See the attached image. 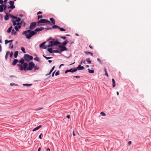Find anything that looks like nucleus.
<instances>
[{
    "mask_svg": "<svg viewBox=\"0 0 151 151\" xmlns=\"http://www.w3.org/2000/svg\"><path fill=\"white\" fill-rule=\"evenodd\" d=\"M88 72L90 73H94V70H91L89 69H88Z\"/></svg>",
    "mask_w": 151,
    "mask_h": 151,
    "instance_id": "obj_33",
    "label": "nucleus"
},
{
    "mask_svg": "<svg viewBox=\"0 0 151 151\" xmlns=\"http://www.w3.org/2000/svg\"><path fill=\"white\" fill-rule=\"evenodd\" d=\"M17 33V32L16 31H15L14 30V29H13L12 30V35H16Z\"/></svg>",
    "mask_w": 151,
    "mask_h": 151,
    "instance_id": "obj_22",
    "label": "nucleus"
},
{
    "mask_svg": "<svg viewBox=\"0 0 151 151\" xmlns=\"http://www.w3.org/2000/svg\"><path fill=\"white\" fill-rule=\"evenodd\" d=\"M46 42H44L40 45V47H42L43 49H46L47 47V46L44 45Z\"/></svg>",
    "mask_w": 151,
    "mask_h": 151,
    "instance_id": "obj_11",
    "label": "nucleus"
},
{
    "mask_svg": "<svg viewBox=\"0 0 151 151\" xmlns=\"http://www.w3.org/2000/svg\"><path fill=\"white\" fill-rule=\"evenodd\" d=\"M19 62L20 63H21V64H23V63H24V60L22 58V59H21L19 60Z\"/></svg>",
    "mask_w": 151,
    "mask_h": 151,
    "instance_id": "obj_32",
    "label": "nucleus"
},
{
    "mask_svg": "<svg viewBox=\"0 0 151 151\" xmlns=\"http://www.w3.org/2000/svg\"><path fill=\"white\" fill-rule=\"evenodd\" d=\"M10 53V52L9 51H7V52L6 53V55H5V59L6 60L7 57H8L9 55V54Z\"/></svg>",
    "mask_w": 151,
    "mask_h": 151,
    "instance_id": "obj_24",
    "label": "nucleus"
},
{
    "mask_svg": "<svg viewBox=\"0 0 151 151\" xmlns=\"http://www.w3.org/2000/svg\"><path fill=\"white\" fill-rule=\"evenodd\" d=\"M18 62V60L17 59H14L13 61L12 64L13 65H15Z\"/></svg>",
    "mask_w": 151,
    "mask_h": 151,
    "instance_id": "obj_18",
    "label": "nucleus"
},
{
    "mask_svg": "<svg viewBox=\"0 0 151 151\" xmlns=\"http://www.w3.org/2000/svg\"><path fill=\"white\" fill-rule=\"evenodd\" d=\"M97 60H98L100 62V63H101V60H100V59L99 58H98L97 59Z\"/></svg>",
    "mask_w": 151,
    "mask_h": 151,
    "instance_id": "obj_60",
    "label": "nucleus"
},
{
    "mask_svg": "<svg viewBox=\"0 0 151 151\" xmlns=\"http://www.w3.org/2000/svg\"><path fill=\"white\" fill-rule=\"evenodd\" d=\"M47 50L50 53H52L53 52V51H52V48L48 49Z\"/></svg>",
    "mask_w": 151,
    "mask_h": 151,
    "instance_id": "obj_30",
    "label": "nucleus"
},
{
    "mask_svg": "<svg viewBox=\"0 0 151 151\" xmlns=\"http://www.w3.org/2000/svg\"><path fill=\"white\" fill-rule=\"evenodd\" d=\"M86 61L88 63H91V61L90 60L89 58H88L86 59Z\"/></svg>",
    "mask_w": 151,
    "mask_h": 151,
    "instance_id": "obj_40",
    "label": "nucleus"
},
{
    "mask_svg": "<svg viewBox=\"0 0 151 151\" xmlns=\"http://www.w3.org/2000/svg\"><path fill=\"white\" fill-rule=\"evenodd\" d=\"M68 41H65L64 42H63L62 43V45L63 46H64L66 45V44H67V43L68 42Z\"/></svg>",
    "mask_w": 151,
    "mask_h": 151,
    "instance_id": "obj_29",
    "label": "nucleus"
},
{
    "mask_svg": "<svg viewBox=\"0 0 151 151\" xmlns=\"http://www.w3.org/2000/svg\"><path fill=\"white\" fill-rule=\"evenodd\" d=\"M61 43L60 42H59L57 41H55L54 42H53V45L54 46L57 45H58L60 44Z\"/></svg>",
    "mask_w": 151,
    "mask_h": 151,
    "instance_id": "obj_17",
    "label": "nucleus"
},
{
    "mask_svg": "<svg viewBox=\"0 0 151 151\" xmlns=\"http://www.w3.org/2000/svg\"><path fill=\"white\" fill-rule=\"evenodd\" d=\"M14 2L13 1H11L9 2V4L10 6H8L7 8L8 9H13L15 8V6L14 5Z\"/></svg>",
    "mask_w": 151,
    "mask_h": 151,
    "instance_id": "obj_4",
    "label": "nucleus"
},
{
    "mask_svg": "<svg viewBox=\"0 0 151 151\" xmlns=\"http://www.w3.org/2000/svg\"><path fill=\"white\" fill-rule=\"evenodd\" d=\"M60 37L61 38L63 39L64 40L66 38V37H62H62Z\"/></svg>",
    "mask_w": 151,
    "mask_h": 151,
    "instance_id": "obj_56",
    "label": "nucleus"
},
{
    "mask_svg": "<svg viewBox=\"0 0 151 151\" xmlns=\"http://www.w3.org/2000/svg\"><path fill=\"white\" fill-rule=\"evenodd\" d=\"M12 41H13L12 40H9V41L8 40H5V44H7L8 43L11 42Z\"/></svg>",
    "mask_w": 151,
    "mask_h": 151,
    "instance_id": "obj_34",
    "label": "nucleus"
},
{
    "mask_svg": "<svg viewBox=\"0 0 151 151\" xmlns=\"http://www.w3.org/2000/svg\"><path fill=\"white\" fill-rule=\"evenodd\" d=\"M7 7H4V12L6 13H7V10H8Z\"/></svg>",
    "mask_w": 151,
    "mask_h": 151,
    "instance_id": "obj_36",
    "label": "nucleus"
},
{
    "mask_svg": "<svg viewBox=\"0 0 151 151\" xmlns=\"http://www.w3.org/2000/svg\"><path fill=\"white\" fill-rule=\"evenodd\" d=\"M74 77L76 78H80V76H74Z\"/></svg>",
    "mask_w": 151,
    "mask_h": 151,
    "instance_id": "obj_54",
    "label": "nucleus"
},
{
    "mask_svg": "<svg viewBox=\"0 0 151 151\" xmlns=\"http://www.w3.org/2000/svg\"><path fill=\"white\" fill-rule=\"evenodd\" d=\"M44 29H45L46 30H47L49 29V28H44V27H40V28L36 29L34 31H35V32H37L40 31H42V30H43Z\"/></svg>",
    "mask_w": 151,
    "mask_h": 151,
    "instance_id": "obj_8",
    "label": "nucleus"
},
{
    "mask_svg": "<svg viewBox=\"0 0 151 151\" xmlns=\"http://www.w3.org/2000/svg\"><path fill=\"white\" fill-rule=\"evenodd\" d=\"M59 29H60V30L61 31H65V30L62 28H61V27H59V28H58Z\"/></svg>",
    "mask_w": 151,
    "mask_h": 151,
    "instance_id": "obj_42",
    "label": "nucleus"
},
{
    "mask_svg": "<svg viewBox=\"0 0 151 151\" xmlns=\"http://www.w3.org/2000/svg\"><path fill=\"white\" fill-rule=\"evenodd\" d=\"M6 15L4 17V19L6 21L8 20L9 17V14H8V13H5Z\"/></svg>",
    "mask_w": 151,
    "mask_h": 151,
    "instance_id": "obj_12",
    "label": "nucleus"
},
{
    "mask_svg": "<svg viewBox=\"0 0 151 151\" xmlns=\"http://www.w3.org/2000/svg\"><path fill=\"white\" fill-rule=\"evenodd\" d=\"M42 133H41L40 135L39 136V138H40V139H42V137H41V135H42Z\"/></svg>",
    "mask_w": 151,
    "mask_h": 151,
    "instance_id": "obj_57",
    "label": "nucleus"
},
{
    "mask_svg": "<svg viewBox=\"0 0 151 151\" xmlns=\"http://www.w3.org/2000/svg\"><path fill=\"white\" fill-rule=\"evenodd\" d=\"M85 53L87 55L90 54L92 56L93 55V54L92 53L89 52H85Z\"/></svg>",
    "mask_w": 151,
    "mask_h": 151,
    "instance_id": "obj_31",
    "label": "nucleus"
},
{
    "mask_svg": "<svg viewBox=\"0 0 151 151\" xmlns=\"http://www.w3.org/2000/svg\"><path fill=\"white\" fill-rule=\"evenodd\" d=\"M34 69L35 70H38L39 69V67L37 66V65H34Z\"/></svg>",
    "mask_w": 151,
    "mask_h": 151,
    "instance_id": "obj_39",
    "label": "nucleus"
},
{
    "mask_svg": "<svg viewBox=\"0 0 151 151\" xmlns=\"http://www.w3.org/2000/svg\"><path fill=\"white\" fill-rule=\"evenodd\" d=\"M36 34V32L34 31H31L28 33L25 34V36L26 37V38L28 39H29L30 38Z\"/></svg>",
    "mask_w": 151,
    "mask_h": 151,
    "instance_id": "obj_2",
    "label": "nucleus"
},
{
    "mask_svg": "<svg viewBox=\"0 0 151 151\" xmlns=\"http://www.w3.org/2000/svg\"><path fill=\"white\" fill-rule=\"evenodd\" d=\"M112 83H113L112 86H113V87H114L115 86L116 84H115V80L114 78L112 79Z\"/></svg>",
    "mask_w": 151,
    "mask_h": 151,
    "instance_id": "obj_27",
    "label": "nucleus"
},
{
    "mask_svg": "<svg viewBox=\"0 0 151 151\" xmlns=\"http://www.w3.org/2000/svg\"><path fill=\"white\" fill-rule=\"evenodd\" d=\"M77 69V70H83L84 69V67L83 66H81V65H79L76 68Z\"/></svg>",
    "mask_w": 151,
    "mask_h": 151,
    "instance_id": "obj_13",
    "label": "nucleus"
},
{
    "mask_svg": "<svg viewBox=\"0 0 151 151\" xmlns=\"http://www.w3.org/2000/svg\"><path fill=\"white\" fill-rule=\"evenodd\" d=\"M50 20L52 22V24H51V23L50 21L47 20L45 19H42L39 20L37 22V26H40L41 25V24H39L40 23H47L48 24L50 25H52L55 24V21L54 19L52 18H51L50 19Z\"/></svg>",
    "mask_w": 151,
    "mask_h": 151,
    "instance_id": "obj_1",
    "label": "nucleus"
},
{
    "mask_svg": "<svg viewBox=\"0 0 151 151\" xmlns=\"http://www.w3.org/2000/svg\"><path fill=\"white\" fill-rule=\"evenodd\" d=\"M34 60L40 62V59L38 58L37 57H36L35 58H34Z\"/></svg>",
    "mask_w": 151,
    "mask_h": 151,
    "instance_id": "obj_38",
    "label": "nucleus"
},
{
    "mask_svg": "<svg viewBox=\"0 0 151 151\" xmlns=\"http://www.w3.org/2000/svg\"><path fill=\"white\" fill-rule=\"evenodd\" d=\"M42 15H38V19H40V18H42Z\"/></svg>",
    "mask_w": 151,
    "mask_h": 151,
    "instance_id": "obj_51",
    "label": "nucleus"
},
{
    "mask_svg": "<svg viewBox=\"0 0 151 151\" xmlns=\"http://www.w3.org/2000/svg\"><path fill=\"white\" fill-rule=\"evenodd\" d=\"M31 30L30 29H28L26 31H24L23 32L22 34V35H25V34H26L27 33H29L30 32H31Z\"/></svg>",
    "mask_w": 151,
    "mask_h": 151,
    "instance_id": "obj_14",
    "label": "nucleus"
},
{
    "mask_svg": "<svg viewBox=\"0 0 151 151\" xmlns=\"http://www.w3.org/2000/svg\"><path fill=\"white\" fill-rule=\"evenodd\" d=\"M10 85L11 86H18V84H16L14 83H10Z\"/></svg>",
    "mask_w": 151,
    "mask_h": 151,
    "instance_id": "obj_35",
    "label": "nucleus"
},
{
    "mask_svg": "<svg viewBox=\"0 0 151 151\" xmlns=\"http://www.w3.org/2000/svg\"><path fill=\"white\" fill-rule=\"evenodd\" d=\"M12 26L9 27L8 29L7 30V32L8 33H9L12 30Z\"/></svg>",
    "mask_w": 151,
    "mask_h": 151,
    "instance_id": "obj_28",
    "label": "nucleus"
},
{
    "mask_svg": "<svg viewBox=\"0 0 151 151\" xmlns=\"http://www.w3.org/2000/svg\"><path fill=\"white\" fill-rule=\"evenodd\" d=\"M14 29L16 31H18L19 30L18 26H15L14 27Z\"/></svg>",
    "mask_w": 151,
    "mask_h": 151,
    "instance_id": "obj_48",
    "label": "nucleus"
},
{
    "mask_svg": "<svg viewBox=\"0 0 151 151\" xmlns=\"http://www.w3.org/2000/svg\"><path fill=\"white\" fill-rule=\"evenodd\" d=\"M37 25V23L35 22H33L30 23V25L29 28L33 29L35 28L36 25Z\"/></svg>",
    "mask_w": 151,
    "mask_h": 151,
    "instance_id": "obj_7",
    "label": "nucleus"
},
{
    "mask_svg": "<svg viewBox=\"0 0 151 151\" xmlns=\"http://www.w3.org/2000/svg\"><path fill=\"white\" fill-rule=\"evenodd\" d=\"M100 114L101 115L103 116H105L106 115L103 112H101Z\"/></svg>",
    "mask_w": 151,
    "mask_h": 151,
    "instance_id": "obj_45",
    "label": "nucleus"
},
{
    "mask_svg": "<svg viewBox=\"0 0 151 151\" xmlns=\"http://www.w3.org/2000/svg\"><path fill=\"white\" fill-rule=\"evenodd\" d=\"M53 42L52 41H50L49 42V44L47 47H52L53 45Z\"/></svg>",
    "mask_w": 151,
    "mask_h": 151,
    "instance_id": "obj_15",
    "label": "nucleus"
},
{
    "mask_svg": "<svg viewBox=\"0 0 151 151\" xmlns=\"http://www.w3.org/2000/svg\"><path fill=\"white\" fill-rule=\"evenodd\" d=\"M21 20V19L19 18H18L17 19H17L16 20V22H18V23H19V22Z\"/></svg>",
    "mask_w": 151,
    "mask_h": 151,
    "instance_id": "obj_44",
    "label": "nucleus"
},
{
    "mask_svg": "<svg viewBox=\"0 0 151 151\" xmlns=\"http://www.w3.org/2000/svg\"><path fill=\"white\" fill-rule=\"evenodd\" d=\"M59 74V72L58 71L55 73V75L56 76H58Z\"/></svg>",
    "mask_w": 151,
    "mask_h": 151,
    "instance_id": "obj_49",
    "label": "nucleus"
},
{
    "mask_svg": "<svg viewBox=\"0 0 151 151\" xmlns=\"http://www.w3.org/2000/svg\"><path fill=\"white\" fill-rule=\"evenodd\" d=\"M13 45L11 43L10 44L9 47L11 48L12 49L13 48Z\"/></svg>",
    "mask_w": 151,
    "mask_h": 151,
    "instance_id": "obj_47",
    "label": "nucleus"
},
{
    "mask_svg": "<svg viewBox=\"0 0 151 151\" xmlns=\"http://www.w3.org/2000/svg\"><path fill=\"white\" fill-rule=\"evenodd\" d=\"M77 71V69H73V68H71L70 70H68L65 71V73H66L68 72H71L72 73L74 72Z\"/></svg>",
    "mask_w": 151,
    "mask_h": 151,
    "instance_id": "obj_9",
    "label": "nucleus"
},
{
    "mask_svg": "<svg viewBox=\"0 0 151 151\" xmlns=\"http://www.w3.org/2000/svg\"><path fill=\"white\" fill-rule=\"evenodd\" d=\"M4 2L2 0H0V4H3Z\"/></svg>",
    "mask_w": 151,
    "mask_h": 151,
    "instance_id": "obj_52",
    "label": "nucleus"
},
{
    "mask_svg": "<svg viewBox=\"0 0 151 151\" xmlns=\"http://www.w3.org/2000/svg\"><path fill=\"white\" fill-rule=\"evenodd\" d=\"M9 54H10V57H12V55H13V53L12 52V53H10Z\"/></svg>",
    "mask_w": 151,
    "mask_h": 151,
    "instance_id": "obj_59",
    "label": "nucleus"
},
{
    "mask_svg": "<svg viewBox=\"0 0 151 151\" xmlns=\"http://www.w3.org/2000/svg\"><path fill=\"white\" fill-rule=\"evenodd\" d=\"M9 17L12 19H16L17 18V17L14 16L13 15H11V14H9Z\"/></svg>",
    "mask_w": 151,
    "mask_h": 151,
    "instance_id": "obj_20",
    "label": "nucleus"
},
{
    "mask_svg": "<svg viewBox=\"0 0 151 151\" xmlns=\"http://www.w3.org/2000/svg\"><path fill=\"white\" fill-rule=\"evenodd\" d=\"M10 78H13L15 77V76H10Z\"/></svg>",
    "mask_w": 151,
    "mask_h": 151,
    "instance_id": "obj_64",
    "label": "nucleus"
},
{
    "mask_svg": "<svg viewBox=\"0 0 151 151\" xmlns=\"http://www.w3.org/2000/svg\"><path fill=\"white\" fill-rule=\"evenodd\" d=\"M32 85V84H23V85L24 86H27V87H29L30 86H31Z\"/></svg>",
    "mask_w": 151,
    "mask_h": 151,
    "instance_id": "obj_37",
    "label": "nucleus"
},
{
    "mask_svg": "<svg viewBox=\"0 0 151 151\" xmlns=\"http://www.w3.org/2000/svg\"><path fill=\"white\" fill-rule=\"evenodd\" d=\"M46 151H50V149L49 148H48L46 150Z\"/></svg>",
    "mask_w": 151,
    "mask_h": 151,
    "instance_id": "obj_62",
    "label": "nucleus"
},
{
    "mask_svg": "<svg viewBox=\"0 0 151 151\" xmlns=\"http://www.w3.org/2000/svg\"><path fill=\"white\" fill-rule=\"evenodd\" d=\"M52 58V57H45V58L47 60H48L49 59L51 58Z\"/></svg>",
    "mask_w": 151,
    "mask_h": 151,
    "instance_id": "obj_50",
    "label": "nucleus"
},
{
    "mask_svg": "<svg viewBox=\"0 0 151 151\" xmlns=\"http://www.w3.org/2000/svg\"><path fill=\"white\" fill-rule=\"evenodd\" d=\"M55 68V66H54L52 68V69H51V70H50L51 71V72H52V71L53 70H54V68Z\"/></svg>",
    "mask_w": 151,
    "mask_h": 151,
    "instance_id": "obj_55",
    "label": "nucleus"
},
{
    "mask_svg": "<svg viewBox=\"0 0 151 151\" xmlns=\"http://www.w3.org/2000/svg\"><path fill=\"white\" fill-rule=\"evenodd\" d=\"M53 52L54 53H59L60 52L58 50H53Z\"/></svg>",
    "mask_w": 151,
    "mask_h": 151,
    "instance_id": "obj_46",
    "label": "nucleus"
},
{
    "mask_svg": "<svg viewBox=\"0 0 151 151\" xmlns=\"http://www.w3.org/2000/svg\"><path fill=\"white\" fill-rule=\"evenodd\" d=\"M59 27L58 26L54 25L52 26V28L54 29H55V28H58Z\"/></svg>",
    "mask_w": 151,
    "mask_h": 151,
    "instance_id": "obj_43",
    "label": "nucleus"
},
{
    "mask_svg": "<svg viewBox=\"0 0 151 151\" xmlns=\"http://www.w3.org/2000/svg\"><path fill=\"white\" fill-rule=\"evenodd\" d=\"M6 4L4 3V4H0V12H2L4 11V8L6 7L7 8Z\"/></svg>",
    "mask_w": 151,
    "mask_h": 151,
    "instance_id": "obj_6",
    "label": "nucleus"
},
{
    "mask_svg": "<svg viewBox=\"0 0 151 151\" xmlns=\"http://www.w3.org/2000/svg\"><path fill=\"white\" fill-rule=\"evenodd\" d=\"M33 57L31 55H29L28 54H25L24 56V60L28 62L30 60L33 59Z\"/></svg>",
    "mask_w": 151,
    "mask_h": 151,
    "instance_id": "obj_3",
    "label": "nucleus"
},
{
    "mask_svg": "<svg viewBox=\"0 0 151 151\" xmlns=\"http://www.w3.org/2000/svg\"><path fill=\"white\" fill-rule=\"evenodd\" d=\"M66 117L68 118V119H69L70 117V115H67L66 116Z\"/></svg>",
    "mask_w": 151,
    "mask_h": 151,
    "instance_id": "obj_61",
    "label": "nucleus"
},
{
    "mask_svg": "<svg viewBox=\"0 0 151 151\" xmlns=\"http://www.w3.org/2000/svg\"><path fill=\"white\" fill-rule=\"evenodd\" d=\"M12 9H10V10H9L8 11L7 10V12L8 13H8H10L12 11Z\"/></svg>",
    "mask_w": 151,
    "mask_h": 151,
    "instance_id": "obj_53",
    "label": "nucleus"
},
{
    "mask_svg": "<svg viewBox=\"0 0 151 151\" xmlns=\"http://www.w3.org/2000/svg\"><path fill=\"white\" fill-rule=\"evenodd\" d=\"M21 50L24 53H26V52L25 51V49L24 47H21Z\"/></svg>",
    "mask_w": 151,
    "mask_h": 151,
    "instance_id": "obj_41",
    "label": "nucleus"
},
{
    "mask_svg": "<svg viewBox=\"0 0 151 151\" xmlns=\"http://www.w3.org/2000/svg\"><path fill=\"white\" fill-rule=\"evenodd\" d=\"M7 0H4V3L6 4Z\"/></svg>",
    "mask_w": 151,
    "mask_h": 151,
    "instance_id": "obj_63",
    "label": "nucleus"
},
{
    "mask_svg": "<svg viewBox=\"0 0 151 151\" xmlns=\"http://www.w3.org/2000/svg\"><path fill=\"white\" fill-rule=\"evenodd\" d=\"M19 24L21 25H23L24 27L25 26V23L23 21H21L20 23H19Z\"/></svg>",
    "mask_w": 151,
    "mask_h": 151,
    "instance_id": "obj_26",
    "label": "nucleus"
},
{
    "mask_svg": "<svg viewBox=\"0 0 151 151\" xmlns=\"http://www.w3.org/2000/svg\"><path fill=\"white\" fill-rule=\"evenodd\" d=\"M41 127H42L41 125H39V126L37 127L36 128H35L34 129L32 130V131L33 132H34V131H35L36 130H37L39 129Z\"/></svg>",
    "mask_w": 151,
    "mask_h": 151,
    "instance_id": "obj_16",
    "label": "nucleus"
},
{
    "mask_svg": "<svg viewBox=\"0 0 151 151\" xmlns=\"http://www.w3.org/2000/svg\"><path fill=\"white\" fill-rule=\"evenodd\" d=\"M58 47H59L60 48L61 51H63L65 50H67L66 48L64 46L60 45L58 46Z\"/></svg>",
    "mask_w": 151,
    "mask_h": 151,
    "instance_id": "obj_10",
    "label": "nucleus"
},
{
    "mask_svg": "<svg viewBox=\"0 0 151 151\" xmlns=\"http://www.w3.org/2000/svg\"><path fill=\"white\" fill-rule=\"evenodd\" d=\"M18 65L21 70H24V68L23 65L20 64H19Z\"/></svg>",
    "mask_w": 151,
    "mask_h": 151,
    "instance_id": "obj_19",
    "label": "nucleus"
},
{
    "mask_svg": "<svg viewBox=\"0 0 151 151\" xmlns=\"http://www.w3.org/2000/svg\"><path fill=\"white\" fill-rule=\"evenodd\" d=\"M18 52L17 51H16L15 52L14 54V57L15 58H16L18 55Z\"/></svg>",
    "mask_w": 151,
    "mask_h": 151,
    "instance_id": "obj_23",
    "label": "nucleus"
},
{
    "mask_svg": "<svg viewBox=\"0 0 151 151\" xmlns=\"http://www.w3.org/2000/svg\"><path fill=\"white\" fill-rule=\"evenodd\" d=\"M35 64L33 62H30L28 64V67L27 68V70H31L32 69V68L34 67Z\"/></svg>",
    "mask_w": 151,
    "mask_h": 151,
    "instance_id": "obj_5",
    "label": "nucleus"
},
{
    "mask_svg": "<svg viewBox=\"0 0 151 151\" xmlns=\"http://www.w3.org/2000/svg\"><path fill=\"white\" fill-rule=\"evenodd\" d=\"M42 13V12L40 11L37 13V15H38L40 14H41Z\"/></svg>",
    "mask_w": 151,
    "mask_h": 151,
    "instance_id": "obj_58",
    "label": "nucleus"
},
{
    "mask_svg": "<svg viewBox=\"0 0 151 151\" xmlns=\"http://www.w3.org/2000/svg\"><path fill=\"white\" fill-rule=\"evenodd\" d=\"M28 65V64L27 63H24L23 64V66L24 68V70H26Z\"/></svg>",
    "mask_w": 151,
    "mask_h": 151,
    "instance_id": "obj_21",
    "label": "nucleus"
},
{
    "mask_svg": "<svg viewBox=\"0 0 151 151\" xmlns=\"http://www.w3.org/2000/svg\"><path fill=\"white\" fill-rule=\"evenodd\" d=\"M12 22L13 23V24L14 26H15L16 25H18L19 24V23H16V22L14 20H12Z\"/></svg>",
    "mask_w": 151,
    "mask_h": 151,
    "instance_id": "obj_25",
    "label": "nucleus"
}]
</instances>
